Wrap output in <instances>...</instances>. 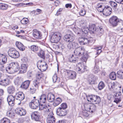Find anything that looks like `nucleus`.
Instances as JSON below:
<instances>
[{
  "instance_id": "ddd939ff",
  "label": "nucleus",
  "mask_w": 123,
  "mask_h": 123,
  "mask_svg": "<svg viewBox=\"0 0 123 123\" xmlns=\"http://www.w3.org/2000/svg\"><path fill=\"white\" fill-rule=\"evenodd\" d=\"M64 39L67 42H71L74 40V38L73 34H67L64 36Z\"/></svg>"
},
{
  "instance_id": "2eb2a0df",
  "label": "nucleus",
  "mask_w": 123,
  "mask_h": 123,
  "mask_svg": "<svg viewBox=\"0 0 123 123\" xmlns=\"http://www.w3.org/2000/svg\"><path fill=\"white\" fill-rule=\"evenodd\" d=\"M121 92H116L114 95V97L115 99L114 101L117 104L121 101Z\"/></svg>"
},
{
  "instance_id": "79ce46f5",
  "label": "nucleus",
  "mask_w": 123,
  "mask_h": 123,
  "mask_svg": "<svg viewBox=\"0 0 123 123\" xmlns=\"http://www.w3.org/2000/svg\"><path fill=\"white\" fill-rule=\"evenodd\" d=\"M52 79L53 82H59L60 81V78H57L56 75L55 74L52 77Z\"/></svg>"
},
{
  "instance_id": "58836bf2",
  "label": "nucleus",
  "mask_w": 123,
  "mask_h": 123,
  "mask_svg": "<svg viewBox=\"0 0 123 123\" xmlns=\"http://www.w3.org/2000/svg\"><path fill=\"white\" fill-rule=\"evenodd\" d=\"M8 7V6L7 5L4 3H0V9L2 10H6Z\"/></svg>"
},
{
  "instance_id": "1a4fd4ad",
  "label": "nucleus",
  "mask_w": 123,
  "mask_h": 123,
  "mask_svg": "<svg viewBox=\"0 0 123 123\" xmlns=\"http://www.w3.org/2000/svg\"><path fill=\"white\" fill-rule=\"evenodd\" d=\"M32 119L36 121H40L41 117L40 113L38 111H35L33 112L31 115Z\"/></svg>"
},
{
  "instance_id": "9b49d317",
  "label": "nucleus",
  "mask_w": 123,
  "mask_h": 123,
  "mask_svg": "<svg viewBox=\"0 0 123 123\" xmlns=\"http://www.w3.org/2000/svg\"><path fill=\"white\" fill-rule=\"evenodd\" d=\"M78 41L80 44L82 45L90 43L91 42L88 39L82 37H80L78 39Z\"/></svg>"
},
{
  "instance_id": "20e7f679",
  "label": "nucleus",
  "mask_w": 123,
  "mask_h": 123,
  "mask_svg": "<svg viewBox=\"0 0 123 123\" xmlns=\"http://www.w3.org/2000/svg\"><path fill=\"white\" fill-rule=\"evenodd\" d=\"M62 36L59 32L54 33L52 36L51 38V42L52 43H56L61 39Z\"/></svg>"
},
{
  "instance_id": "49530a36",
  "label": "nucleus",
  "mask_w": 123,
  "mask_h": 123,
  "mask_svg": "<svg viewBox=\"0 0 123 123\" xmlns=\"http://www.w3.org/2000/svg\"><path fill=\"white\" fill-rule=\"evenodd\" d=\"M105 87V85L104 83L102 81L100 82L99 83L98 85V88L100 90L103 89Z\"/></svg>"
},
{
  "instance_id": "473e14b6",
  "label": "nucleus",
  "mask_w": 123,
  "mask_h": 123,
  "mask_svg": "<svg viewBox=\"0 0 123 123\" xmlns=\"http://www.w3.org/2000/svg\"><path fill=\"white\" fill-rule=\"evenodd\" d=\"M92 103L91 104L89 107V111L91 112H93L95 111L96 110V105Z\"/></svg>"
},
{
  "instance_id": "680f3d73",
  "label": "nucleus",
  "mask_w": 123,
  "mask_h": 123,
  "mask_svg": "<svg viewBox=\"0 0 123 123\" xmlns=\"http://www.w3.org/2000/svg\"><path fill=\"white\" fill-rule=\"evenodd\" d=\"M30 92L32 94H33L35 93L36 91V89L35 88H34L33 87H31L30 88Z\"/></svg>"
},
{
  "instance_id": "dca6fc26",
  "label": "nucleus",
  "mask_w": 123,
  "mask_h": 123,
  "mask_svg": "<svg viewBox=\"0 0 123 123\" xmlns=\"http://www.w3.org/2000/svg\"><path fill=\"white\" fill-rule=\"evenodd\" d=\"M33 35L34 37L37 39H40L42 38V35L41 32L36 29L33 30Z\"/></svg>"
},
{
  "instance_id": "4d7b16f0",
  "label": "nucleus",
  "mask_w": 123,
  "mask_h": 123,
  "mask_svg": "<svg viewBox=\"0 0 123 123\" xmlns=\"http://www.w3.org/2000/svg\"><path fill=\"white\" fill-rule=\"evenodd\" d=\"M28 22V18H23L21 21V23L23 24H27Z\"/></svg>"
},
{
  "instance_id": "0e129e2a",
  "label": "nucleus",
  "mask_w": 123,
  "mask_h": 123,
  "mask_svg": "<svg viewBox=\"0 0 123 123\" xmlns=\"http://www.w3.org/2000/svg\"><path fill=\"white\" fill-rule=\"evenodd\" d=\"M44 104L43 103H41L40 104L39 106V108L41 109V110L43 109V110L44 108H45V106L43 105Z\"/></svg>"
},
{
  "instance_id": "6e6552de",
  "label": "nucleus",
  "mask_w": 123,
  "mask_h": 123,
  "mask_svg": "<svg viewBox=\"0 0 123 123\" xmlns=\"http://www.w3.org/2000/svg\"><path fill=\"white\" fill-rule=\"evenodd\" d=\"M56 119L53 112L51 111L48 116L46 119L47 123H55Z\"/></svg>"
},
{
  "instance_id": "f3484780",
  "label": "nucleus",
  "mask_w": 123,
  "mask_h": 123,
  "mask_svg": "<svg viewBox=\"0 0 123 123\" xmlns=\"http://www.w3.org/2000/svg\"><path fill=\"white\" fill-rule=\"evenodd\" d=\"M14 97L12 95H9L7 97V101L10 106H13L14 105Z\"/></svg>"
},
{
  "instance_id": "f03ea898",
  "label": "nucleus",
  "mask_w": 123,
  "mask_h": 123,
  "mask_svg": "<svg viewBox=\"0 0 123 123\" xmlns=\"http://www.w3.org/2000/svg\"><path fill=\"white\" fill-rule=\"evenodd\" d=\"M89 29L90 33H96L99 36L102 35L103 33V30L102 29V27L101 26L99 27V31H98V32L96 31L97 29L95 25L94 24H92L90 26Z\"/></svg>"
},
{
  "instance_id": "7ed1b4c3",
  "label": "nucleus",
  "mask_w": 123,
  "mask_h": 123,
  "mask_svg": "<svg viewBox=\"0 0 123 123\" xmlns=\"http://www.w3.org/2000/svg\"><path fill=\"white\" fill-rule=\"evenodd\" d=\"M121 21V20L118 19L117 17L115 16H113L109 19L110 23L113 27L116 26Z\"/></svg>"
},
{
  "instance_id": "f8f14e48",
  "label": "nucleus",
  "mask_w": 123,
  "mask_h": 123,
  "mask_svg": "<svg viewBox=\"0 0 123 123\" xmlns=\"http://www.w3.org/2000/svg\"><path fill=\"white\" fill-rule=\"evenodd\" d=\"M57 114L60 116H64L66 115L67 112L65 109L62 108H58L56 110Z\"/></svg>"
},
{
  "instance_id": "052dcab7",
  "label": "nucleus",
  "mask_w": 123,
  "mask_h": 123,
  "mask_svg": "<svg viewBox=\"0 0 123 123\" xmlns=\"http://www.w3.org/2000/svg\"><path fill=\"white\" fill-rule=\"evenodd\" d=\"M67 107V106L66 103H63L61 104V107H59V108H62L63 109H65Z\"/></svg>"
},
{
  "instance_id": "7c9ffc66",
  "label": "nucleus",
  "mask_w": 123,
  "mask_h": 123,
  "mask_svg": "<svg viewBox=\"0 0 123 123\" xmlns=\"http://www.w3.org/2000/svg\"><path fill=\"white\" fill-rule=\"evenodd\" d=\"M7 58L3 54H0V63H5L7 61Z\"/></svg>"
},
{
  "instance_id": "a18cd8bd",
  "label": "nucleus",
  "mask_w": 123,
  "mask_h": 123,
  "mask_svg": "<svg viewBox=\"0 0 123 123\" xmlns=\"http://www.w3.org/2000/svg\"><path fill=\"white\" fill-rule=\"evenodd\" d=\"M30 107L32 109H36L38 107V106L35 104L32 101L29 103Z\"/></svg>"
},
{
  "instance_id": "c03bdc74",
  "label": "nucleus",
  "mask_w": 123,
  "mask_h": 123,
  "mask_svg": "<svg viewBox=\"0 0 123 123\" xmlns=\"http://www.w3.org/2000/svg\"><path fill=\"white\" fill-rule=\"evenodd\" d=\"M69 59L70 62L75 63L76 61L77 58L73 55H72L71 56L69 57Z\"/></svg>"
},
{
  "instance_id": "a211bd4d",
  "label": "nucleus",
  "mask_w": 123,
  "mask_h": 123,
  "mask_svg": "<svg viewBox=\"0 0 123 123\" xmlns=\"http://www.w3.org/2000/svg\"><path fill=\"white\" fill-rule=\"evenodd\" d=\"M88 83L90 85H92L94 83L95 79L94 76L92 74H90L88 76Z\"/></svg>"
},
{
  "instance_id": "a878e982",
  "label": "nucleus",
  "mask_w": 123,
  "mask_h": 123,
  "mask_svg": "<svg viewBox=\"0 0 123 123\" xmlns=\"http://www.w3.org/2000/svg\"><path fill=\"white\" fill-rule=\"evenodd\" d=\"M47 99V96L45 94H42L40 96L39 100L40 103H44L46 102Z\"/></svg>"
},
{
  "instance_id": "2f4dec72",
  "label": "nucleus",
  "mask_w": 123,
  "mask_h": 123,
  "mask_svg": "<svg viewBox=\"0 0 123 123\" xmlns=\"http://www.w3.org/2000/svg\"><path fill=\"white\" fill-rule=\"evenodd\" d=\"M62 99L61 98H58L55 100L53 104V105L54 106H56L62 102Z\"/></svg>"
},
{
  "instance_id": "e433bc0d",
  "label": "nucleus",
  "mask_w": 123,
  "mask_h": 123,
  "mask_svg": "<svg viewBox=\"0 0 123 123\" xmlns=\"http://www.w3.org/2000/svg\"><path fill=\"white\" fill-rule=\"evenodd\" d=\"M29 49H30L32 51L35 52L37 51L38 49V46L37 45H32L31 46L29 47Z\"/></svg>"
},
{
  "instance_id": "a19ab883",
  "label": "nucleus",
  "mask_w": 123,
  "mask_h": 123,
  "mask_svg": "<svg viewBox=\"0 0 123 123\" xmlns=\"http://www.w3.org/2000/svg\"><path fill=\"white\" fill-rule=\"evenodd\" d=\"M38 56L43 59H44L45 57V55L44 52L42 50L40 51L38 54Z\"/></svg>"
},
{
  "instance_id": "de8ad7c7",
  "label": "nucleus",
  "mask_w": 123,
  "mask_h": 123,
  "mask_svg": "<svg viewBox=\"0 0 123 123\" xmlns=\"http://www.w3.org/2000/svg\"><path fill=\"white\" fill-rule=\"evenodd\" d=\"M100 70L99 69V67L98 65H95L94 67V69L93 70V72L95 74L98 73L99 71Z\"/></svg>"
},
{
  "instance_id": "aec40b11",
  "label": "nucleus",
  "mask_w": 123,
  "mask_h": 123,
  "mask_svg": "<svg viewBox=\"0 0 123 123\" xmlns=\"http://www.w3.org/2000/svg\"><path fill=\"white\" fill-rule=\"evenodd\" d=\"M28 65L25 64H22L21 65L20 68V72L21 73H25L27 71Z\"/></svg>"
},
{
  "instance_id": "8fccbe9b",
  "label": "nucleus",
  "mask_w": 123,
  "mask_h": 123,
  "mask_svg": "<svg viewBox=\"0 0 123 123\" xmlns=\"http://www.w3.org/2000/svg\"><path fill=\"white\" fill-rule=\"evenodd\" d=\"M82 32L85 34H87L89 31V29L87 27H86L82 28Z\"/></svg>"
},
{
  "instance_id": "0eeeda50",
  "label": "nucleus",
  "mask_w": 123,
  "mask_h": 123,
  "mask_svg": "<svg viewBox=\"0 0 123 123\" xmlns=\"http://www.w3.org/2000/svg\"><path fill=\"white\" fill-rule=\"evenodd\" d=\"M37 67L41 71H44L47 69L48 66L46 62L43 61H39L37 64Z\"/></svg>"
},
{
  "instance_id": "3c124183",
  "label": "nucleus",
  "mask_w": 123,
  "mask_h": 123,
  "mask_svg": "<svg viewBox=\"0 0 123 123\" xmlns=\"http://www.w3.org/2000/svg\"><path fill=\"white\" fill-rule=\"evenodd\" d=\"M34 86L36 88H38L39 86V80H36L34 81L33 83Z\"/></svg>"
},
{
  "instance_id": "13d9d810",
  "label": "nucleus",
  "mask_w": 123,
  "mask_h": 123,
  "mask_svg": "<svg viewBox=\"0 0 123 123\" xmlns=\"http://www.w3.org/2000/svg\"><path fill=\"white\" fill-rule=\"evenodd\" d=\"M101 61L98 59H96L95 60V65H98L99 64L101 63Z\"/></svg>"
},
{
  "instance_id": "4468645a",
  "label": "nucleus",
  "mask_w": 123,
  "mask_h": 123,
  "mask_svg": "<svg viewBox=\"0 0 123 123\" xmlns=\"http://www.w3.org/2000/svg\"><path fill=\"white\" fill-rule=\"evenodd\" d=\"M14 97L16 99L21 101L24 99L25 96L23 93L21 92H19L16 93Z\"/></svg>"
},
{
  "instance_id": "603ef678",
  "label": "nucleus",
  "mask_w": 123,
  "mask_h": 123,
  "mask_svg": "<svg viewBox=\"0 0 123 123\" xmlns=\"http://www.w3.org/2000/svg\"><path fill=\"white\" fill-rule=\"evenodd\" d=\"M102 48L101 47H96L93 49H95L96 50V54L99 55L101 52V49Z\"/></svg>"
},
{
  "instance_id": "09e8293b",
  "label": "nucleus",
  "mask_w": 123,
  "mask_h": 123,
  "mask_svg": "<svg viewBox=\"0 0 123 123\" xmlns=\"http://www.w3.org/2000/svg\"><path fill=\"white\" fill-rule=\"evenodd\" d=\"M88 58V56L86 54H84L81 58V60L83 62H86Z\"/></svg>"
},
{
  "instance_id": "b1692460",
  "label": "nucleus",
  "mask_w": 123,
  "mask_h": 123,
  "mask_svg": "<svg viewBox=\"0 0 123 123\" xmlns=\"http://www.w3.org/2000/svg\"><path fill=\"white\" fill-rule=\"evenodd\" d=\"M55 98L54 95L51 93H48L47 97V100L50 102H53L55 100Z\"/></svg>"
},
{
  "instance_id": "bb28decb",
  "label": "nucleus",
  "mask_w": 123,
  "mask_h": 123,
  "mask_svg": "<svg viewBox=\"0 0 123 123\" xmlns=\"http://www.w3.org/2000/svg\"><path fill=\"white\" fill-rule=\"evenodd\" d=\"M16 45L17 47L20 50L23 51L25 49V47L23 44L19 42H17Z\"/></svg>"
},
{
  "instance_id": "4be33fe9",
  "label": "nucleus",
  "mask_w": 123,
  "mask_h": 123,
  "mask_svg": "<svg viewBox=\"0 0 123 123\" xmlns=\"http://www.w3.org/2000/svg\"><path fill=\"white\" fill-rule=\"evenodd\" d=\"M102 6L101 5H100L98 7L97 10L99 12H102L103 14L106 16H108V13L107 12V8H108V6H106V7H105L104 8H102V9L101 10H100L99 9L101 8Z\"/></svg>"
},
{
  "instance_id": "5701e85b",
  "label": "nucleus",
  "mask_w": 123,
  "mask_h": 123,
  "mask_svg": "<svg viewBox=\"0 0 123 123\" xmlns=\"http://www.w3.org/2000/svg\"><path fill=\"white\" fill-rule=\"evenodd\" d=\"M16 113L21 116L25 115L26 113L25 110L22 108L17 109L16 110Z\"/></svg>"
},
{
  "instance_id": "37998d69",
  "label": "nucleus",
  "mask_w": 123,
  "mask_h": 123,
  "mask_svg": "<svg viewBox=\"0 0 123 123\" xmlns=\"http://www.w3.org/2000/svg\"><path fill=\"white\" fill-rule=\"evenodd\" d=\"M43 74L42 73H38L36 74V80L40 81L39 79L43 77Z\"/></svg>"
},
{
  "instance_id": "6e6d98bb",
  "label": "nucleus",
  "mask_w": 123,
  "mask_h": 123,
  "mask_svg": "<svg viewBox=\"0 0 123 123\" xmlns=\"http://www.w3.org/2000/svg\"><path fill=\"white\" fill-rule=\"evenodd\" d=\"M1 122L2 123H10V120L7 118H4L1 120Z\"/></svg>"
},
{
  "instance_id": "e2e57ef3",
  "label": "nucleus",
  "mask_w": 123,
  "mask_h": 123,
  "mask_svg": "<svg viewBox=\"0 0 123 123\" xmlns=\"http://www.w3.org/2000/svg\"><path fill=\"white\" fill-rule=\"evenodd\" d=\"M44 112L46 113L50 112L49 109L47 106H45V108L43 110Z\"/></svg>"
},
{
  "instance_id": "c9c22d12",
  "label": "nucleus",
  "mask_w": 123,
  "mask_h": 123,
  "mask_svg": "<svg viewBox=\"0 0 123 123\" xmlns=\"http://www.w3.org/2000/svg\"><path fill=\"white\" fill-rule=\"evenodd\" d=\"M95 99H94L93 100V104H98L101 101V99L100 97L97 96L95 95Z\"/></svg>"
},
{
  "instance_id": "72a5a7b5",
  "label": "nucleus",
  "mask_w": 123,
  "mask_h": 123,
  "mask_svg": "<svg viewBox=\"0 0 123 123\" xmlns=\"http://www.w3.org/2000/svg\"><path fill=\"white\" fill-rule=\"evenodd\" d=\"M117 77L120 79H123V70H120L117 71Z\"/></svg>"
},
{
  "instance_id": "c756f323",
  "label": "nucleus",
  "mask_w": 123,
  "mask_h": 123,
  "mask_svg": "<svg viewBox=\"0 0 123 123\" xmlns=\"http://www.w3.org/2000/svg\"><path fill=\"white\" fill-rule=\"evenodd\" d=\"M0 85L3 86H6L8 85L9 81L8 79H5L3 80H0Z\"/></svg>"
},
{
  "instance_id": "f704fd0d",
  "label": "nucleus",
  "mask_w": 123,
  "mask_h": 123,
  "mask_svg": "<svg viewBox=\"0 0 123 123\" xmlns=\"http://www.w3.org/2000/svg\"><path fill=\"white\" fill-rule=\"evenodd\" d=\"M94 95H89L87 97V99L89 102H92L93 103L94 99H95V98Z\"/></svg>"
},
{
  "instance_id": "423d86ee",
  "label": "nucleus",
  "mask_w": 123,
  "mask_h": 123,
  "mask_svg": "<svg viewBox=\"0 0 123 123\" xmlns=\"http://www.w3.org/2000/svg\"><path fill=\"white\" fill-rule=\"evenodd\" d=\"M66 76L69 79L74 80L76 77L77 74L74 71L70 70H66Z\"/></svg>"
},
{
  "instance_id": "f257e3e1",
  "label": "nucleus",
  "mask_w": 123,
  "mask_h": 123,
  "mask_svg": "<svg viewBox=\"0 0 123 123\" xmlns=\"http://www.w3.org/2000/svg\"><path fill=\"white\" fill-rule=\"evenodd\" d=\"M19 68V65L18 63L12 62L10 64L9 66L6 68V70L8 73L12 74L17 72Z\"/></svg>"
},
{
  "instance_id": "338daca9",
  "label": "nucleus",
  "mask_w": 123,
  "mask_h": 123,
  "mask_svg": "<svg viewBox=\"0 0 123 123\" xmlns=\"http://www.w3.org/2000/svg\"><path fill=\"white\" fill-rule=\"evenodd\" d=\"M86 14V12L82 10L80 12V15L81 16H84Z\"/></svg>"
},
{
  "instance_id": "69168bd1",
  "label": "nucleus",
  "mask_w": 123,
  "mask_h": 123,
  "mask_svg": "<svg viewBox=\"0 0 123 123\" xmlns=\"http://www.w3.org/2000/svg\"><path fill=\"white\" fill-rule=\"evenodd\" d=\"M112 10L111 8L108 6V15H111L112 12Z\"/></svg>"
},
{
  "instance_id": "39448f33",
  "label": "nucleus",
  "mask_w": 123,
  "mask_h": 123,
  "mask_svg": "<svg viewBox=\"0 0 123 123\" xmlns=\"http://www.w3.org/2000/svg\"><path fill=\"white\" fill-rule=\"evenodd\" d=\"M8 53L9 55L12 58H16L19 56L18 52L14 48L9 49Z\"/></svg>"
},
{
  "instance_id": "774afa93",
  "label": "nucleus",
  "mask_w": 123,
  "mask_h": 123,
  "mask_svg": "<svg viewBox=\"0 0 123 123\" xmlns=\"http://www.w3.org/2000/svg\"><path fill=\"white\" fill-rule=\"evenodd\" d=\"M119 23H121V25L119 27V29H121L122 31H123V21L121 20V21Z\"/></svg>"
},
{
  "instance_id": "393cba45",
  "label": "nucleus",
  "mask_w": 123,
  "mask_h": 123,
  "mask_svg": "<svg viewBox=\"0 0 123 123\" xmlns=\"http://www.w3.org/2000/svg\"><path fill=\"white\" fill-rule=\"evenodd\" d=\"M108 86L109 90L113 92H116L117 91L116 90L117 88H116L114 83L111 82L109 83L108 84Z\"/></svg>"
},
{
  "instance_id": "6ab92c4d",
  "label": "nucleus",
  "mask_w": 123,
  "mask_h": 123,
  "mask_svg": "<svg viewBox=\"0 0 123 123\" xmlns=\"http://www.w3.org/2000/svg\"><path fill=\"white\" fill-rule=\"evenodd\" d=\"M86 67L83 64H81L79 67L76 68V70L78 73L81 74L85 71Z\"/></svg>"
},
{
  "instance_id": "412c9836",
  "label": "nucleus",
  "mask_w": 123,
  "mask_h": 123,
  "mask_svg": "<svg viewBox=\"0 0 123 123\" xmlns=\"http://www.w3.org/2000/svg\"><path fill=\"white\" fill-rule=\"evenodd\" d=\"M31 81L27 80L23 82L20 86V87L23 89H26L28 87Z\"/></svg>"
},
{
  "instance_id": "cd10ccee",
  "label": "nucleus",
  "mask_w": 123,
  "mask_h": 123,
  "mask_svg": "<svg viewBox=\"0 0 123 123\" xmlns=\"http://www.w3.org/2000/svg\"><path fill=\"white\" fill-rule=\"evenodd\" d=\"M15 89L14 86H11L7 88V91L9 94H12L15 92Z\"/></svg>"
},
{
  "instance_id": "ea45409f",
  "label": "nucleus",
  "mask_w": 123,
  "mask_h": 123,
  "mask_svg": "<svg viewBox=\"0 0 123 123\" xmlns=\"http://www.w3.org/2000/svg\"><path fill=\"white\" fill-rule=\"evenodd\" d=\"M6 115L7 116L12 118H14L15 116V114L13 112L11 111H7Z\"/></svg>"
},
{
  "instance_id": "9d476101",
  "label": "nucleus",
  "mask_w": 123,
  "mask_h": 123,
  "mask_svg": "<svg viewBox=\"0 0 123 123\" xmlns=\"http://www.w3.org/2000/svg\"><path fill=\"white\" fill-rule=\"evenodd\" d=\"M85 52L84 49L81 47L76 48L74 51V53L75 55L80 56L83 55Z\"/></svg>"
},
{
  "instance_id": "864d4df0",
  "label": "nucleus",
  "mask_w": 123,
  "mask_h": 123,
  "mask_svg": "<svg viewBox=\"0 0 123 123\" xmlns=\"http://www.w3.org/2000/svg\"><path fill=\"white\" fill-rule=\"evenodd\" d=\"M32 101L38 107L39 106L40 104H41L39 100L37 99H33L32 100Z\"/></svg>"
},
{
  "instance_id": "bf43d9fd",
  "label": "nucleus",
  "mask_w": 123,
  "mask_h": 123,
  "mask_svg": "<svg viewBox=\"0 0 123 123\" xmlns=\"http://www.w3.org/2000/svg\"><path fill=\"white\" fill-rule=\"evenodd\" d=\"M82 115L84 116L87 117L88 116L89 114L88 113L87 111H82Z\"/></svg>"
},
{
  "instance_id": "c85d7f7f",
  "label": "nucleus",
  "mask_w": 123,
  "mask_h": 123,
  "mask_svg": "<svg viewBox=\"0 0 123 123\" xmlns=\"http://www.w3.org/2000/svg\"><path fill=\"white\" fill-rule=\"evenodd\" d=\"M68 47L70 49L75 48L78 47V44L75 42L70 43L68 45Z\"/></svg>"
},
{
  "instance_id": "4c0bfd02",
  "label": "nucleus",
  "mask_w": 123,
  "mask_h": 123,
  "mask_svg": "<svg viewBox=\"0 0 123 123\" xmlns=\"http://www.w3.org/2000/svg\"><path fill=\"white\" fill-rule=\"evenodd\" d=\"M110 78L112 80H115L116 78V73L115 72H111L109 75Z\"/></svg>"
},
{
  "instance_id": "5fc2aeb1",
  "label": "nucleus",
  "mask_w": 123,
  "mask_h": 123,
  "mask_svg": "<svg viewBox=\"0 0 123 123\" xmlns=\"http://www.w3.org/2000/svg\"><path fill=\"white\" fill-rule=\"evenodd\" d=\"M109 4L112 7H115L117 6V4L115 2L112 1H110L109 2Z\"/></svg>"
}]
</instances>
